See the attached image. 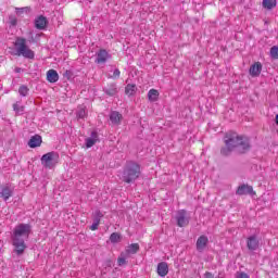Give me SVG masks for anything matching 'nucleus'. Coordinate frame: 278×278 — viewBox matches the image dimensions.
<instances>
[{"mask_svg":"<svg viewBox=\"0 0 278 278\" xmlns=\"http://www.w3.org/2000/svg\"><path fill=\"white\" fill-rule=\"evenodd\" d=\"M204 277H205V278H214V274H212V273H210V271H206V273L204 274Z\"/></svg>","mask_w":278,"mask_h":278,"instance_id":"c9c22d12","label":"nucleus"},{"mask_svg":"<svg viewBox=\"0 0 278 278\" xmlns=\"http://www.w3.org/2000/svg\"><path fill=\"white\" fill-rule=\"evenodd\" d=\"M100 224H101V222H99V219H93V223L90 226L91 231H97V229H99Z\"/></svg>","mask_w":278,"mask_h":278,"instance_id":"7c9ffc66","label":"nucleus"},{"mask_svg":"<svg viewBox=\"0 0 278 278\" xmlns=\"http://www.w3.org/2000/svg\"><path fill=\"white\" fill-rule=\"evenodd\" d=\"M157 275L160 277H166L168 275V264L165 262L159 263Z\"/></svg>","mask_w":278,"mask_h":278,"instance_id":"f3484780","label":"nucleus"},{"mask_svg":"<svg viewBox=\"0 0 278 278\" xmlns=\"http://www.w3.org/2000/svg\"><path fill=\"white\" fill-rule=\"evenodd\" d=\"M125 92L126 94H134V92H136V85H127L125 88Z\"/></svg>","mask_w":278,"mask_h":278,"instance_id":"bb28decb","label":"nucleus"},{"mask_svg":"<svg viewBox=\"0 0 278 278\" xmlns=\"http://www.w3.org/2000/svg\"><path fill=\"white\" fill-rule=\"evenodd\" d=\"M15 10H16V14H23L24 12L30 11L29 7L16 8Z\"/></svg>","mask_w":278,"mask_h":278,"instance_id":"473e14b6","label":"nucleus"},{"mask_svg":"<svg viewBox=\"0 0 278 278\" xmlns=\"http://www.w3.org/2000/svg\"><path fill=\"white\" fill-rule=\"evenodd\" d=\"M270 58H273V60H278V47L274 46L270 48Z\"/></svg>","mask_w":278,"mask_h":278,"instance_id":"a878e982","label":"nucleus"},{"mask_svg":"<svg viewBox=\"0 0 278 278\" xmlns=\"http://www.w3.org/2000/svg\"><path fill=\"white\" fill-rule=\"evenodd\" d=\"M101 218H103V214H102V212L101 211H96L94 212V218H93V220H98L99 223H101Z\"/></svg>","mask_w":278,"mask_h":278,"instance_id":"2f4dec72","label":"nucleus"},{"mask_svg":"<svg viewBox=\"0 0 278 278\" xmlns=\"http://www.w3.org/2000/svg\"><path fill=\"white\" fill-rule=\"evenodd\" d=\"M208 242H210V239L205 235L200 236L195 243L197 251H199V253H203Z\"/></svg>","mask_w":278,"mask_h":278,"instance_id":"6e6552de","label":"nucleus"},{"mask_svg":"<svg viewBox=\"0 0 278 278\" xmlns=\"http://www.w3.org/2000/svg\"><path fill=\"white\" fill-rule=\"evenodd\" d=\"M18 93L21 94V97H27L29 94V88L25 85H22L18 88Z\"/></svg>","mask_w":278,"mask_h":278,"instance_id":"393cba45","label":"nucleus"},{"mask_svg":"<svg viewBox=\"0 0 278 278\" xmlns=\"http://www.w3.org/2000/svg\"><path fill=\"white\" fill-rule=\"evenodd\" d=\"M97 142H99V134L97 131H92L91 136L85 139L87 149H91V147H94Z\"/></svg>","mask_w":278,"mask_h":278,"instance_id":"9b49d317","label":"nucleus"},{"mask_svg":"<svg viewBox=\"0 0 278 278\" xmlns=\"http://www.w3.org/2000/svg\"><path fill=\"white\" fill-rule=\"evenodd\" d=\"M14 47L16 49L15 55H22L23 58H26L27 60H34L36 54L29 47H27V39L23 37H17Z\"/></svg>","mask_w":278,"mask_h":278,"instance_id":"20e7f679","label":"nucleus"},{"mask_svg":"<svg viewBox=\"0 0 278 278\" xmlns=\"http://www.w3.org/2000/svg\"><path fill=\"white\" fill-rule=\"evenodd\" d=\"M159 97H160V92L156 89H151L148 92L149 101H156Z\"/></svg>","mask_w":278,"mask_h":278,"instance_id":"4be33fe9","label":"nucleus"},{"mask_svg":"<svg viewBox=\"0 0 278 278\" xmlns=\"http://www.w3.org/2000/svg\"><path fill=\"white\" fill-rule=\"evenodd\" d=\"M247 247L249 251H257V249H260V240L257 239V236L253 235L249 237L247 240Z\"/></svg>","mask_w":278,"mask_h":278,"instance_id":"1a4fd4ad","label":"nucleus"},{"mask_svg":"<svg viewBox=\"0 0 278 278\" xmlns=\"http://www.w3.org/2000/svg\"><path fill=\"white\" fill-rule=\"evenodd\" d=\"M13 110L16 114L21 116L25 112V106L21 105V102H16L13 104Z\"/></svg>","mask_w":278,"mask_h":278,"instance_id":"5701e85b","label":"nucleus"},{"mask_svg":"<svg viewBox=\"0 0 278 278\" xmlns=\"http://www.w3.org/2000/svg\"><path fill=\"white\" fill-rule=\"evenodd\" d=\"M66 75H71V72L66 71L65 74H64V77H66Z\"/></svg>","mask_w":278,"mask_h":278,"instance_id":"e433bc0d","label":"nucleus"},{"mask_svg":"<svg viewBox=\"0 0 278 278\" xmlns=\"http://www.w3.org/2000/svg\"><path fill=\"white\" fill-rule=\"evenodd\" d=\"M49 24V21L45 17V15H39L35 20V27L36 29H47V25Z\"/></svg>","mask_w":278,"mask_h":278,"instance_id":"f8f14e48","label":"nucleus"},{"mask_svg":"<svg viewBox=\"0 0 278 278\" xmlns=\"http://www.w3.org/2000/svg\"><path fill=\"white\" fill-rule=\"evenodd\" d=\"M140 251V245L138 243H131L126 248V255H136Z\"/></svg>","mask_w":278,"mask_h":278,"instance_id":"6ab92c4d","label":"nucleus"},{"mask_svg":"<svg viewBox=\"0 0 278 278\" xmlns=\"http://www.w3.org/2000/svg\"><path fill=\"white\" fill-rule=\"evenodd\" d=\"M41 144H42V137L40 135L33 136L28 141V147H30V149H36Z\"/></svg>","mask_w":278,"mask_h":278,"instance_id":"4468645a","label":"nucleus"},{"mask_svg":"<svg viewBox=\"0 0 278 278\" xmlns=\"http://www.w3.org/2000/svg\"><path fill=\"white\" fill-rule=\"evenodd\" d=\"M111 58L112 55L105 49H101L97 53L96 64H105Z\"/></svg>","mask_w":278,"mask_h":278,"instance_id":"0eeeda50","label":"nucleus"},{"mask_svg":"<svg viewBox=\"0 0 278 278\" xmlns=\"http://www.w3.org/2000/svg\"><path fill=\"white\" fill-rule=\"evenodd\" d=\"M176 223L178 227H188L190 225V214L186 210H179L176 213Z\"/></svg>","mask_w":278,"mask_h":278,"instance_id":"423d86ee","label":"nucleus"},{"mask_svg":"<svg viewBox=\"0 0 278 278\" xmlns=\"http://www.w3.org/2000/svg\"><path fill=\"white\" fill-rule=\"evenodd\" d=\"M260 73H262V63H260V62L254 63L250 67V75H252V77H257V76H260Z\"/></svg>","mask_w":278,"mask_h":278,"instance_id":"a211bd4d","label":"nucleus"},{"mask_svg":"<svg viewBox=\"0 0 278 278\" xmlns=\"http://www.w3.org/2000/svg\"><path fill=\"white\" fill-rule=\"evenodd\" d=\"M47 79L50 84H55L60 80V75L58 74V71L55 70H49L47 72Z\"/></svg>","mask_w":278,"mask_h":278,"instance_id":"2eb2a0df","label":"nucleus"},{"mask_svg":"<svg viewBox=\"0 0 278 278\" xmlns=\"http://www.w3.org/2000/svg\"><path fill=\"white\" fill-rule=\"evenodd\" d=\"M237 194L239 197H244L247 194H253V187L249 185H241L237 189Z\"/></svg>","mask_w":278,"mask_h":278,"instance_id":"ddd939ff","label":"nucleus"},{"mask_svg":"<svg viewBox=\"0 0 278 278\" xmlns=\"http://www.w3.org/2000/svg\"><path fill=\"white\" fill-rule=\"evenodd\" d=\"M87 112H86V109L84 108H79L76 112V116L77 118H84L85 116H87Z\"/></svg>","mask_w":278,"mask_h":278,"instance_id":"cd10ccee","label":"nucleus"},{"mask_svg":"<svg viewBox=\"0 0 278 278\" xmlns=\"http://www.w3.org/2000/svg\"><path fill=\"white\" fill-rule=\"evenodd\" d=\"M118 266H125L127 264V260L125 258V253H122L121 256L117 258Z\"/></svg>","mask_w":278,"mask_h":278,"instance_id":"c85d7f7f","label":"nucleus"},{"mask_svg":"<svg viewBox=\"0 0 278 278\" xmlns=\"http://www.w3.org/2000/svg\"><path fill=\"white\" fill-rule=\"evenodd\" d=\"M236 278H251V277L249 276V274H247L244 271H238L236 274Z\"/></svg>","mask_w":278,"mask_h":278,"instance_id":"72a5a7b5","label":"nucleus"},{"mask_svg":"<svg viewBox=\"0 0 278 278\" xmlns=\"http://www.w3.org/2000/svg\"><path fill=\"white\" fill-rule=\"evenodd\" d=\"M140 165L134 161H129L124 167L122 179L125 184H134L140 177Z\"/></svg>","mask_w":278,"mask_h":278,"instance_id":"7ed1b4c3","label":"nucleus"},{"mask_svg":"<svg viewBox=\"0 0 278 278\" xmlns=\"http://www.w3.org/2000/svg\"><path fill=\"white\" fill-rule=\"evenodd\" d=\"M276 125H278V114L276 115Z\"/></svg>","mask_w":278,"mask_h":278,"instance_id":"4c0bfd02","label":"nucleus"},{"mask_svg":"<svg viewBox=\"0 0 278 278\" xmlns=\"http://www.w3.org/2000/svg\"><path fill=\"white\" fill-rule=\"evenodd\" d=\"M263 8H265V10L277 8V0H263Z\"/></svg>","mask_w":278,"mask_h":278,"instance_id":"412c9836","label":"nucleus"},{"mask_svg":"<svg viewBox=\"0 0 278 278\" xmlns=\"http://www.w3.org/2000/svg\"><path fill=\"white\" fill-rule=\"evenodd\" d=\"M110 121L112 125H121V121H123V115L117 111H113L110 114Z\"/></svg>","mask_w":278,"mask_h":278,"instance_id":"dca6fc26","label":"nucleus"},{"mask_svg":"<svg viewBox=\"0 0 278 278\" xmlns=\"http://www.w3.org/2000/svg\"><path fill=\"white\" fill-rule=\"evenodd\" d=\"M9 23L12 27H16V25H18V20L16 18V16L10 15Z\"/></svg>","mask_w":278,"mask_h":278,"instance_id":"c756f323","label":"nucleus"},{"mask_svg":"<svg viewBox=\"0 0 278 278\" xmlns=\"http://www.w3.org/2000/svg\"><path fill=\"white\" fill-rule=\"evenodd\" d=\"M29 233H31V225L29 224H18L14 227L13 233L11 236L12 244L14 247L13 253L17 255H23L27 249L25 240H29Z\"/></svg>","mask_w":278,"mask_h":278,"instance_id":"f03ea898","label":"nucleus"},{"mask_svg":"<svg viewBox=\"0 0 278 278\" xmlns=\"http://www.w3.org/2000/svg\"><path fill=\"white\" fill-rule=\"evenodd\" d=\"M14 194V190L10 186L0 187V199L9 201L10 197Z\"/></svg>","mask_w":278,"mask_h":278,"instance_id":"9d476101","label":"nucleus"},{"mask_svg":"<svg viewBox=\"0 0 278 278\" xmlns=\"http://www.w3.org/2000/svg\"><path fill=\"white\" fill-rule=\"evenodd\" d=\"M224 144L220 149V155L229 157L233 151L238 153H247L251 150V141L248 137L239 136L237 132H227L224 137Z\"/></svg>","mask_w":278,"mask_h":278,"instance_id":"f257e3e1","label":"nucleus"},{"mask_svg":"<svg viewBox=\"0 0 278 278\" xmlns=\"http://www.w3.org/2000/svg\"><path fill=\"white\" fill-rule=\"evenodd\" d=\"M41 164L45 168H53L58 164V153L48 152L41 156Z\"/></svg>","mask_w":278,"mask_h":278,"instance_id":"39448f33","label":"nucleus"},{"mask_svg":"<svg viewBox=\"0 0 278 278\" xmlns=\"http://www.w3.org/2000/svg\"><path fill=\"white\" fill-rule=\"evenodd\" d=\"M121 238H122L121 233H118V232H113L110 236V240H111L112 244H118V242H121Z\"/></svg>","mask_w":278,"mask_h":278,"instance_id":"b1692460","label":"nucleus"},{"mask_svg":"<svg viewBox=\"0 0 278 278\" xmlns=\"http://www.w3.org/2000/svg\"><path fill=\"white\" fill-rule=\"evenodd\" d=\"M103 90L105 94H108L109 97H114V94L118 92V89H116V84H111L108 87H105Z\"/></svg>","mask_w":278,"mask_h":278,"instance_id":"aec40b11","label":"nucleus"},{"mask_svg":"<svg viewBox=\"0 0 278 278\" xmlns=\"http://www.w3.org/2000/svg\"><path fill=\"white\" fill-rule=\"evenodd\" d=\"M118 77H121V71L118 68H115L112 78L118 79Z\"/></svg>","mask_w":278,"mask_h":278,"instance_id":"f704fd0d","label":"nucleus"}]
</instances>
